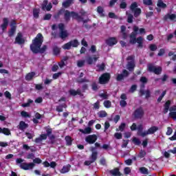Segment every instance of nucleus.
Returning <instances> with one entry per match:
<instances>
[{
	"label": "nucleus",
	"mask_w": 176,
	"mask_h": 176,
	"mask_svg": "<svg viewBox=\"0 0 176 176\" xmlns=\"http://www.w3.org/2000/svg\"><path fill=\"white\" fill-rule=\"evenodd\" d=\"M137 34H138V27L134 26L133 32H132L130 36L131 43H138V45H142V43H144V38L142 37H138L135 39Z\"/></svg>",
	"instance_id": "1"
},
{
	"label": "nucleus",
	"mask_w": 176,
	"mask_h": 176,
	"mask_svg": "<svg viewBox=\"0 0 176 176\" xmlns=\"http://www.w3.org/2000/svg\"><path fill=\"white\" fill-rule=\"evenodd\" d=\"M41 45H30V50L34 53V54H38L40 53L41 54H43L46 50H47V46L43 45L41 48Z\"/></svg>",
	"instance_id": "2"
},
{
	"label": "nucleus",
	"mask_w": 176,
	"mask_h": 176,
	"mask_svg": "<svg viewBox=\"0 0 176 176\" xmlns=\"http://www.w3.org/2000/svg\"><path fill=\"white\" fill-rule=\"evenodd\" d=\"M134 58H135L134 55L129 56L126 58V60L129 61L126 64V69L130 72H133L134 71V68H135V62L134 61Z\"/></svg>",
	"instance_id": "3"
},
{
	"label": "nucleus",
	"mask_w": 176,
	"mask_h": 176,
	"mask_svg": "<svg viewBox=\"0 0 176 176\" xmlns=\"http://www.w3.org/2000/svg\"><path fill=\"white\" fill-rule=\"evenodd\" d=\"M145 115V111H144V108L142 107H140L137 108L133 113V116L134 119H142Z\"/></svg>",
	"instance_id": "4"
},
{
	"label": "nucleus",
	"mask_w": 176,
	"mask_h": 176,
	"mask_svg": "<svg viewBox=\"0 0 176 176\" xmlns=\"http://www.w3.org/2000/svg\"><path fill=\"white\" fill-rule=\"evenodd\" d=\"M111 80V74L104 73L99 78L100 85H107Z\"/></svg>",
	"instance_id": "5"
},
{
	"label": "nucleus",
	"mask_w": 176,
	"mask_h": 176,
	"mask_svg": "<svg viewBox=\"0 0 176 176\" xmlns=\"http://www.w3.org/2000/svg\"><path fill=\"white\" fill-rule=\"evenodd\" d=\"M148 71L149 72H153L155 75H160L162 74V72L163 71V69L162 67H156L153 65L152 63H149L148 65Z\"/></svg>",
	"instance_id": "6"
},
{
	"label": "nucleus",
	"mask_w": 176,
	"mask_h": 176,
	"mask_svg": "<svg viewBox=\"0 0 176 176\" xmlns=\"http://www.w3.org/2000/svg\"><path fill=\"white\" fill-rule=\"evenodd\" d=\"M144 88L145 85H142L141 89L139 91V94L140 97H142V96H145V98L148 100V98H151V90L146 89V91H144Z\"/></svg>",
	"instance_id": "7"
},
{
	"label": "nucleus",
	"mask_w": 176,
	"mask_h": 176,
	"mask_svg": "<svg viewBox=\"0 0 176 176\" xmlns=\"http://www.w3.org/2000/svg\"><path fill=\"white\" fill-rule=\"evenodd\" d=\"M70 17H72V19H76V20H78V21H80V17L79 15H78V14H76V12H69L68 11H65V19L66 20V21H68V20H69Z\"/></svg>",
	"instance_id": "8"
},
{
	"label": "nucleus",
	"mask_w": 176,
	"mask_h": 176,
	"mask_svg": "<svg viewBox=\"0 0 176 176\" xmlns=\"http://www.w3.org/2000/svg\"><path fill=\"white\" fill-rule=\"evenodd\" d=\"M130 75V73L126 69H123L122 74H118L116 76V80L118 82H122L124 80V78H127Z\"/></svg>",
	"instance_id": "9"
},
{
	"label": "nucleus",
	"mask_w": 176,
	"mask_h": 176,
	"mask_svg": "<svg viewBox=\"0 0 176 176\" xmlns=\"http://www.w3.org/2000/svg\"><path fill=\"white\" fill-rule=\"evenodd\" d=\"M69 94L70 96H72L73 97L79 96L81 98H85V94H83V93H82V91L79 89H78L77 90H75V89L69 90Z\"/></svg>",
	"instance_id": "10"
},
{
	"label": "nucleus",
	"mask_w": 176,
	"mask_h": 176,
	"mask_svg": "<svg viewBox=\"0 0 176 176\" xmlns=\"http://www.w3.org/2000/svg\"><path fill=\"white\" fill-rule=\"evenodd\" d=\"M137 3L134 2L131 5V10L132 12H134V16L135 17H138V16H140L141 14V9L137 8L138 7Z\"/></svg>",
	"instance_id": "11"
},
{
	"label": "nucleus",
	"mask_w": 176,
	"mask_h": 176,
	"mask_svg": "<svg viewBox=\"0 0 176 176\" xmlns=\"http://www.w3.org/2000/svg\"><path fill=\"white\" fill-rule=\"evenodd\" d=\"M60 33V38H61V39H65V38H67V36H68V32H67V30H64V24L60 23L58 25Z\"/></svg>",
	"instance_id": "12"
},
{
	"label": "nucleus",
	"mask_w": 176,
	"mask_h": 176,
	"mask_svg": "<svg viewBox=\"0 0 176 176\" xmlns=\"http://www.w3.org/2000/svg\"><path fill=\"white\" fill-rule=\"evenodd\" d=\"M85 141L87 142V144H89L90 145L94 144L96 141H97V135H89L85 138Z\"/></svg>",
	"instance_id": "13"
},
{
	"label": "nucleus",
	"mask_w": 176,
	"mask_h": 176,
	"mask_svg": "<svg viewBox=\"0 0 176 176\" xmlns=\"http://www.w3.org/2000/svg\"><path fill=\"white\" fill-rule=\"evenodd\" d=\"M42 43H43V36L41 34H38L33 40V45H42Z\"/></svg>",
	"instance_id": "14"
},
{
	"label": "nucleus",
	"mask_w": 176,
	"mask_h": 176,
	"mask_svg": "<svg viewBox=\"0 0 176 176\" xmlns=\"http://www.w3.org/2000/svg\"><path fill=\"white\" fill-rule=\"evenodd\" d=\"M120 98V105L122 108H125V107H127V102H126V100H127V95H126V94H122Z\"/></svg>",
	"instance_id": "15"
},
{
	"label": "nucleus",
	"mask_w": 176,
	"mask_h": 176,
	"mask_svg": "<svg viewBox=\"0 0 176 176\" xmlns=\"http://www.w3.org/2000/svg\"><path fill=\"white\" fill-rule=\"evenodd\" d=\"M35 166V164L34 163H22L20 164V167L21 168H22V170H31L32 168H34V166Z\"/></svg>",
	"instance_id": "16"
},
{
	"label": "nucleus",
	"mask_w": 176,
	"mask_h": 176,
	"mask_svg": "<svg viewBox=\"0 0 176 176\" xmlns=\"http://www.w3.org/2000/svg\"><path fill=\"white\" fill-rule=\"evenodd\" d=\"M53 133V129L48 128L46 129V133H43L40 135V138L41 139V141H43L45 140H47L48 135H50Z\"/></svg>",
	"instance_id": "17"
},
{
	"label": "nucleus",
	"mask_w": 176,
	"mask_h": 176,
	"mask_svg": "<svg viewBox=\"0 0 176 176\" xmlns=\"http://www.w3.org/2000/svg\"><path fill=\"white\" fill-rule=\"evenodd\" d=\"M171 105V100H167L164 104L163 113L166 114L170 111V107Z\"/></svg>",
	"instance_id": "18"
},
{
	"label": "nucleus",
	"mask_w": 176,
	"mask_h": 176,
	"mask_svg": "<svg viewBox=\"0 0 176 176\" xmlns=\"http://www.w3.org/2000/svg\"><path fill=\"white\" fill-rule=\"evenodd\" d=\"M97 60H98V57H94L92 58L91 56H88L86 58V63L89 65H93L94 63L97 62Z\"/></svg>",
	"instance_id": "19"
},
{
	"label": "nucleus",
	"mask_w": 176,
	"mask_h": 176,
	"mask_svg": "<svg viewBox=\"0 0 176 176\" xmlns=\"http://www.w3.org/2000/svg\"><path fill=\"white\" fill-rule=\"evenodd\" d=\"M18 129L19 130H21V131H24L25 129H28V124L25 123L24 121H21L18 125Z\"/></svg>",
	"instance_id": "20"
},
{
	"label": "nucleus",
	"mask_w": 176,
	"mask_h": 176,
	"mask_svg": "<svg viewBox=\"0 0 176 176\" xmlns=\"http://www.w3.org/2000/svg\"><path fill=\"white\" fill-rule=\"evenodd\" d=\"M11 25V30L8 32L9 36H13L14 35V32H16V22L14 21H12V24Z\"/></svg>",
	"instance_id": "21"
},
{
	"label": "nucleus",
	"mask_w": 176,
	"mask_h": 176,
	"mask_svg": "<svg viewBox=\"0 0 176 176\" xmlns=\"http://www.w3.org/2000/svg\"><path fill=\"white\" fill-rule=\"evenodd\" d=\"M107 45H116L118 39L115 37H109L106 40Z\"/></svg>",
	"instance_id": "22"
},
{
	"label": "nucleus",
	"mask_w": 176,
	"mask_h": 176,
	"mask_svg": "<svg viewBox=\"0 0 176 176\" xmlns=\"http://www.w3.org/2000/svg\"><path fill=\"white\" fill-rule=\"evenodd\" d=\"M109 173L113 176H122V173L119 170V168H115L113 170H110Z\"/></svg>",
	"instance_id": "23"
},
{
	"label": "nucleus",
	"mask_w": 176,
	"mask_h": 176,
	"mask_svg": "<svg viewBox=\"0 0 176 176\" xmlns=\"http://www.w3.org/2000/svg\"><path fill=\"white\" fill-rule=\"evenodd\" d=\"M67 107V103H62L58 106H56V112H63V111H64V108L65 109H66V108Z\"/></svg>",
	"instance_id": "24"
},
{
	"label": "nucleus",
	"mask_w": 176,
	"mask_h": 176,
	"mask_svg": "<svg viewBox=\"0 0 176 176\" xmlns=\"http://www.w3.org/2000/svg\"><path fill=\"white\" fill-rule=\"evenodd\" d=\"M24 38H23V34L21 33H18L16 39H15V42L16 43H24Z\"/></svg>",
	"instance_id": "25"
},
{
	"label": "nucleus",
	"mask_w": 176,
	"mask_h": 176,
	"mask_svg": "<svg viewBox=\"0 0 176 176\" xmlns=\"http://www.w3.org/2000/svg\"><path fill=\"white\" fill-rule=\"evenodd\" d=\"M52 3H50L47 5V1L45 0L43 1V6H42V9L43 10H50V9H52Z\"/></svg>",
	"instance_id": "26"
},
{
	"label": "nucleus",
	"mask_w": 176,
	"mask_h": 176,
	"mask_svg": "<svg viewBox=\"0 0 176 176\" xmlns=\"http://www.w3.org/2000/svg\"><path fill=\"white\" fill-rule=\"evenodd\" d=\"M71 170V164H67L66 166H63L62 169L60 170L61 174H66V173H69V171Z\"/></svg>",
	"instance_id": "27"
},
{
	"label": "nucleus",
	"mask_w": 176,
	"mask_h": 176,
	"mask_svg": "<svg viewBox=\"0 0 176 176\" xmlns=\"http://www.w3.org/2000/svg\"><path fill=\"white\" fill-rule=\"evenodd\" d=\"M158 130L159 127L156 126H153L147 130V132L148 133V135L155 134V133H156V131H157Z\"/></svg>",
	"instance_id": "28"
},
{
	"label": "nucleus",
	"mask_w": 176,
	"mask_h": 176,
	"mask_svg": "<svg viewBox=\"0 0 176 176\" xmlns=\"http://www.w3.org/2000/svg\"><path fill=\"white\" fill-rule=\"evenodd\" d=\"M8 24H9V20L6 18H4L3 20V23L1 25V30L3 31H5V30H6V28H8Z\"/></svg>",
	"instance_id": "29"
},
{
	"label": "nucleus",
	"mask_w": 176,
	"mask_h": 176,
	"mask_svg": "<svg viewBox=\"0 0 176 176\" xmlns=\"http://www.w3.org/2000/svg\"><path fill=\"white\" fill-rule=\"evenodd\" d=\"M0 134H4L5 135H10V130L8 128L0 127Z\"/></svg>",
	"instance_id": "30"
},
{
	"label": "nucleus",
	"mask_w": 176,
	"mask_h": 176,
	"mask_svg": "<svg viewBox=\"0 0 176 176\" xmlns=\"http://www.w3.org/2000/svg\"><path fill=\"white\" fill-rule=\"evenodd\" d=\"M65 141L66 142V145L67 146H71V145H72V138L69 135H67L65 138Z\"/></svg>",
	"instance_id": "31"
},
{
	"label": "nucleus",
	"mask_w": 176,
	"mask_h": 176,
	"mask_svg": "<svg viewBox=\"0 0 176 176\" xmlns=\"http://www.w3.org/2000/svg\"><path fill=\"white\" fill-rule=\"evenodd\" d=\"M98 156V153L97 151H93L91 155L90 160L93 163L97 160V157Z\"/></svg>",
	"instance_id": "32"
},
{
	"label": "nucleus",
	"mask_w": 176,
	"mask_h": 176,
	"mask_svg": "<svg viewBox=\"0 0 176 176\" xmlns=\"http://www.w3.org/2000/svg\"><path fill=\"white\" fill-rule=\"evenodd\" d=\"M35 76V72H32L30 73H28L25 76V80H32V78Z\"/></svg>",
	"instance_id": "33"
},
{
	"label": "nucleus",
	"mask_w": 176,
	"mask_h": 176,
	"mask_svg": "<svg viewBox=\"0 0 176 176\" xmlns=\"http://www.w3.org/2000/svg\"><path fill=\"white\" fill-rule=\"evenodd\" d=\"M60 53H61V49L57 46L54 47V48H53L54 56H58V54H60Z\"/></svg>",
	"instance_id": "34"
},
{
	"label": "nucleus",
	"mask_w": 176,
	"mask_h": 176,
	"mask_svg": "<svg viewBox=\"0 0 176 176\" xmlns=\"http://www.w3.org/2000/svg\"><path fill=\"white\" fill-rule=\"evenodd\" d=\"M91 87L93 91H98V89H100V87H98V85L97 84V82L96 81H94L91 83Z\"/></svg>",
	"instance_id": "35"
},
{
	"label": "nucleus",
	"mask_w": 176,
	"mask_h": 176,
	"mask_svg": "<svg viewBox=\"0 0 176 176\" xmlns=\"http://www.w3.org/2000/svg\"><path fill=\"white\" fill-rule=\"evenodd\" d=\"M80 131L83 134H90V133H91V127L87 126L84 130L80 129Z\"/></svg>",
	"instance_id": "36"
},
{
	"label": "nucleus",
	"mask_w": 176,
	"mask_h": 176,
	"mask_svg": "<svg viewBox=\"0 0 176 176\" xmlns=\"http://www.w3.org/2000/svg\"><path fill=\"white\" fill-rule=\"evenodd\" d=\"M89 82H90V80L86 78H78L77 80V83H78L79 85H81L82 83H89Z\"/></svg>",
	"instance_id": "37"
},
{
	"label": "nucleus",
	"mask_w": 176,
	"mask_h": 176,
	"mask_svg": "<svg viewBox=\"0 0 176 176\" xmlns=\"http://www.w3.org/2000/svg\"><path fill=\"white\" fill-rule=\"evenodd\" d=\"M121 33L122 34V38H124V39H126V38H127V33H126V26H121Z\"/></svg>",
	"instance_id": "38"
},
{
	"label": "nucleus",
	"mask_w": 176,
	"mask_h": 176,
	"mask_svg": "<svg viewBox=\"0 0 176 176\" xmlns=\"http://www.w3.org/2000/svg\"><path fill=\"white\" fill-rule=\"evenodd\" d=\"M78 47V45H63L62 47L64 50H70L71 47Z\"/></svg>",
	"instance_id": "39"
},
{
	"label": "nucleus",
	"mask_w": 176,
	"mask_h": 176,
	"mask_svg": "<svg viewBox=\"0 0 176 176\" xmlns=\"http://www.w3.org/2000/svg\"><path fill=\"white\" fill-rule=\"evenodd\" d=\"M140 171L141 174H144V175L149 174V170H148V168H146L145 167L140 168Z\"/></svg>",
	"instance_id": "40"
},
{
	"label": "nucleus",
	"mask_w": 176,
	"mask_h": 176,
	"mask_svg": "<svg viewBox=\"0 0 176 176\" xmlns=\"http://www.w3.org/2000/svg\"><path fill=\"white\" fill-rule=\"evenodd\" d=\"M157 6L158 8H162V9L167 8V5L164 3L162 0H158Z\"/></svg>",
	"instance_id": "41"
},
{
	"label": "nucleus",
	"mask_w": 176,
	"mask_h": 176,
	"mask_svg": "<svg viewBox=\"0 0 176 176\" xmlns=\"http://www.w3.org/2000/svg\"><path fill=\"white\" fill-rule=\"evenodd\" d=\"M146 156V152L144 150H140L139 154L138 155V157L140 159H142Z\"/></svg>",
	"instance_id": "42"
},
{
	"label": "nucleus",
	"mask_w": 176,
	"mask_h": 176,
	"mask_svg": "<svg viewBox=\"0 0 176 176\" xmlns=\"http://www.w3.org/2000/svg\"><path fill=\"white\" fill-rule=\"evenodd\" d=\"M74 2V0H66L63 3V8H68Z\"/></svg>",
	"instance_id": "43"
},
{
	"label": "nucleus",
	"mask_w": 176,
	"mask_h": 176,
	"mask_svg": "<svg viewBox=\"0 0 176 176\" xmlns=\"http://www.w3.org/2000/svg\"><path fill=\"white\" fill-rule=\"evenodd\" d=\"M99 118H107L108 116V113L105 111H100L98 113Z\"/></svg>",
	"instance_id": "44"
},
{
	"label": "nucleus",
	"mask_w": 176,
	"mask_h": 176,
	"mask_svg": "<svg viewBox=\"0 0 176 176\" xmlns=\"http://www.w3.org/2000/svg\"><path fill=\"white\" fill-rule=\"evenodd\" d=\"M50 144H54L56 142V135L50 134L48 135Z\"/></svg>",
	"instance_id": "45"
},
{
	"label": "nucleus",
	"mask_w": 176,
	"mask_h": 176,
	"mask_svg": "<svg viewBox=\"0 0 176 176\" xmlns=\"http://www.w3.org/2000/svg\"><path fill=\"white\" fill-rule=\"evenodd\" d=\"M103 105L105 108H111L112 103L109 100H104L103 102Z\"/></svg>",
	"instance_id": "46"
},
{
	"label": "nucleus",
	"mask_w": 176,
	"mask_h": 176,
	"mask_svg": "<svg viewBox=\"0 0 176 176\" xmlns=\"http://www.w3.org/2000/svg\"><path fill=\"white\" fill-rule=\"evenodd\" d=\"M166 93H167L166 91H164L162 92V94L160 96V97L157 100V102H162V100H163V98L164 97V96H166Z\"/></svg>",
	"instance_id": "47"
},
{
	"label": "nucleus",
	"mask_w": 176,
	"mask_h": 176,
	"mask_svg": "<svg viewBox=\"0 0 176 176\" xmlns=\"http://www.w3.org/2000/svg\"><path fill=\"white\" fill-rule=\"evenodd\" d=\"M132 141H133L134 145H138V146L141 145V140H140V139H138L137 138H133Z\"/></svg>",
	"instance_id": "48"
},
{
	"label": "nucleus",
	"mask_w": 176,
	"mask_h": 176,
	"mask_svg": "<svg viewBox=\"0 0 176 176\" xmlns=\"http://www.w3.org/2000/svg\"><path fill=\"white\" fill-rule=\"evenodd\" d=\"M97 12L100 14V16H104V8H102V7H98Z\"/></svg>",
	"instance_id": "49"
},
{
	"label": "nucleus",
	"mask_w": 176,
	"mask_h": 176,
	"mask_svg": "<svg viewBox=\"0 0 176 176\" xmlns=\"http://www.w3.org/2000/svg\"><path fill=\"white\" fill-rule=\"evenodd\" d=\"M114 137L115 138H116V140H122V138H123V135H122V133H116L114 134Z\"/></svg>",
	"instance_id": "50"
},
{
	"label": "nucleus",
	"mask_w": 176,
	"mask_h": 176,
	"mask_svg": "<svg viewBox=\"0 0 176 176\" xmlns=\"http://www.w3.org/2000/svg\"><path fill=\"white\" fill-rule=\"evenodd\" d=\"M86 90H89V85L84 84L82 86V93H86Z\"/></svg>",
	"instance_id": "51"
},
{
	"label": "nucleus",
	"mask_w": 176,
	"mask_h": 176,
	"mask_svg": "<svg viewBox=\"0 0 176 176\" xmlns=\"http://www.w3.org/2000/svg\"><path fill=\"white\" fill-rule=\"evenodd\" d=\"M33 16L35 17V19H38V16H39V10L38 9H34L33 10Z\"/></svg>",
	"instance_id": "52"
},
{
	"label": "nucleus",
	"mask_w": 176,
	"mask_h": 176,
	"mask_svg": "<svg viewBox=\"0 0 176 176\" xmlns=\"http://www.w3.org/2000/svg\"><path fill=\"white\" fill-rule=\"evenodd\" d=\"M124 173L125 175H129V174L131 173V169L130 168V167H125L124 169Z\"/></svg>",
	"instance_id": "53"
},
{
	"label": "nucleus",
	"mask_w": 176,
	"mask_h": 176,
	"mask_svg": "<svg viewBox=\"0 0 176 176\" xmlns=\"http://www.w3.org/2000/svg\"><path fill=\"white\" fill-rule=\"evenodd\" d=\"M4 96L6 98H8V100H12V94H10V92H9V91H6L4 93Z\"/></svg>",
	"instance_id": "54"
},
{
	"label": "nucleus",
	"mask_w": 176,
	"mask_h": 176,
	"mask_svg": "<svg viewBox=\"0 0 176 176\" xmlns=\"http://www.w3.org/2000/svg\"><path fill=\"white\" fill-rule=\"evenodd\" d=\"M167 79H168V76L167 74H164L162 78H161L162 83H166V82H167Z\"/></svg>",
	"instance_id": "55"
},
{
	"label": "nucleus",
	"mask_w": 176,
	"mask_h": 176,
	"mask_svg": "<svg viewBox=\"0 0 176 176\" xmlns=\"http://www.w3.org/2000/svg\"><path fill=\"white\" fill-rule=\"evenodd\" d=\"M149 142V139L146 138L142 142V145L143 146V148H146V146H148V142Z\"/></svg>",
	"instance_id": "56"
},
{
	"label": "nucleus",
	"mask_w": 176,
	"mask_h": 176,
	"mask_svg": "<svg viewBox=\"0 0 176 176\" xmlns=\"http://www.w3.org/2000/svg\"><path fill=\"white\" fill-rule=\"evenodd\" d=\"M167 19H169L170 20H175L176 15L175 14H169L166 16Z\"/></svg>",
	"instance_id": "57"
},
{
	"label": "nucleus",
	"mask_w": 176,
	"mask_h": 176,
	"mask_svg": "<svg viewBox=\"0 0 176 176\" xmlns=\"http://www.w3.org/2000/svg\"><path fill=\"white\" fill-rule=\"evenodd\" d=\"M166 53V50L163 48L160 49L157 56H159L160 57H162V56H164V54Z\"/></svg>",
	"instance_id": "58"
},
{
	"label": "nucleus",
	"mask_w": 176,
	"mask_h": 176,
	"mask_svg": "<svg viewBox=\"0 0 176 176\" xmlns=\"http://www.w3.org/2000/svg\"><path fill=\"white\" fill-rule=\"evenodd\" d=\"M99 71H104L105 69V63H102L101 65H97Z\"/></svg>",
	"instance_id": "59"
},
{
	"label": "nucleus",
	"mask_w": 176,
	"mask_h": 176,
	"mask_svg": "<svg viewBox=\"0 0 176 176\" xmlns=\"http://www.w3.org/2000/svg\"><path fill=\"white\" fill-rule=\"evenodd\" d=\"M124 129H126V123L123 122L119 126L120 131H124Z\"/></svg>",
	"instance_id": "60"
},
{
	"label": "nucleus",
	"mask_w": 176,
	"mask_h": 176,
	"mask_svg": "<svg viewBox=\"0 0 176 176\" xmlns=\"http://www.w3.org/2000/svg\"><path fill=\"white\" fill-rule=\"evenodd\" d=\"M21 116H23V118H30V114L27 111H24L21 112Z\"/></svg>",
	"instance_id": "61"
},
{
	"label": "nucleus",
	"mask_w": 176,
	"mask_h": 176,
	"mask_svg": "<svg viewBox=\"0 0 176 176\" xmlns=\"http://www.w3.org/2000/svg\"><path fill=\"white\" fill-rule=\"evenodd\" d=\"M85 60H78L77 65L80 68H82V67H83V65H85Z\"/></svg>",
	"instance_id": "62"
},
{
	"label": "nucleus",
	"mask_w": 176,
	"mask_h": 176,
	"mask_svg": "<svg viewBox=\"0 0 176 176\" xmlns=\"http://www.w3.org/2000/svg\"><path fill=\"white\" fill-rule=\"evenodd\" d=\"M173 134V129L170 126L167 128L166 135H171Z\"/></svg>",
	"instance_id": "63"
},
{
	"label": "nucleus",
	"mask_w": 176,
	"mask_h": 176,
	"mask_svg": "<svg viewBox=\"0 0 176 176\" xmlns=\"http://www.w3.org/2000/svg\"><path fill=\"white\" fill-rule=\"evenodd\" d=\"M137 90V85H133L131 87L130 91L131 93H134Z\"/></svg>",
	"instance_id": "64"
}]
</instances>
